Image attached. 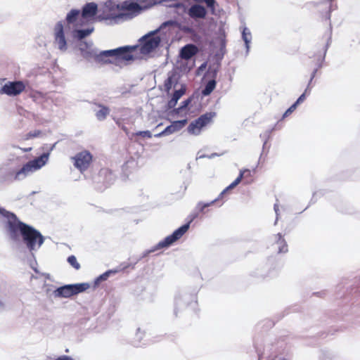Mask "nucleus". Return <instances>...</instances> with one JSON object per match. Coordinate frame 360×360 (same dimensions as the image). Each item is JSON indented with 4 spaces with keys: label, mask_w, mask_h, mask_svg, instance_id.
Masks as SVG:
<instances>
[{
    "label": "nucleus",
    "mask_w": 360,
    "mask_h": 360,
    "mask_svg": "<svg viewBox=\"0 0 360 360\" xmlns=\"http://www.w3.org/2000/svg\"><path fill=\"white\" fill-rule=\"evenodd\" d=\"M54 42L60 51H65L67 50V41L65 37L62 22H58L55 26Z\"/></svg>",
    "instance_id": "nucleus-11"
},
{
    "label": "nucleus",
    "mask_w": 360,
    "mask_h": 360,
    "mask_svg": "<svg viewBox=\"0 0 360 360\" xmlns=\"http://www.w3.org/2000/svg\"><path fill=\"white\" fill-rule=\"evenodd\" d=\"M216 87V81L214 79L210 80L205 85L204 89L202 91L203 96L210 95Z\"/></svg>",
    "instance_id": "nucleus-18"
},
{
    "label": "nucleus",
    "mask_w": 360,
    "mask_h": 360,
    "mask_svg": "<svg viewBox=\"0 0 360 360\" xmlns=\"http://www.w3.org/2000/svg\"><path fill=\"white\" fill-rule=\"evenodd\" d=\"M172 7L175 8L179 14L187 13V8L183 3H175L172 6Z\"/></svg>",
    "instance_id": "nucleus-21"
},
{
    "label": "nucleus",
    "mask_w": 360,
    "mask_h": 360,
    "mask_svg": "<svg viewBox=\"0 0 360 360\" xmlns=\"http://www.w3.org/2000/svg\"><path fill=\"white\" fill-rule=\"evenodd\" d=\"M216 117V112H208L198 118L192 121L188 128L187 131L190 134L198 136L201 133L202 129L210 124L212 122L213 118Z\"/></svg>",
    "instance_id": "nucleus-5"
},
{
    "label": "nucleus",
    "mask_w": 360,
    "mask_h": 360,
    "mask_svg": "<svg viewBox=\"0 0 360 360\" xmlns=\"http://www.w3.org/2000/svg\"><path fill=\"white\" fill-rule=\"evenodd\" d=\"M191 220L186 224L175 230L171 235L167 236L163 240L158 244L159 248H167L180 239L188 230Z\"/></svg>",
    "instance_id": "nucleus-10"
},
{
    "label": "nucleus",
    "mask_w": 360,
    "mask_h": 360,
    "mask_svg": "<svg viewBox=\"0 0 360 360\" xmlns=\"http://www.w3.org/2000/svg\"><path fill=\"white\" fill-rule=\"evenodd\" d=\"M72 27L74 28V31L76 32V37L79 39H82L85 38L86 37L89 35L94 31L93 27L87 28V29H84V30H79L78 28L79 27H76L74 25H72Z\"/></svg>",
    "instance_id": "nucleus-17"
},
{
    "label": "nucleus",
    "mask_w": 360,
    "mask_h": 360,
    "mask_svg": "<svg viewBox=\"0 0 360 360\" xmlns=\"http://www.w3.org/2000/svg\"><path fill=\"white\" fill-rule=\"evenodd\" d=\"M72 160H74V166L82 173L90 167L93 156L89 151L84 150L76 154Z\"/></svg>",
    "instance_id": "nucleus-8"
},
{
    "label": "nucleus",
    "mask_w": 360,
    "mask_h": 360,
    "mask_svg": "<svg viewBox=\"0 0 360 360\" xmlns=\"http://www.w3.org/2000/svg\"><path fill=\"white\" fill-rule=\"evenodd\" d=\"M173 85V78L172 77H169L164 82V87L166 91L169 92L170 89L172 88Z\"/></svg>",
    "instance_id": "nucleus-25"
},
{
    "label": "nucleus",
    "mask_w": 360,
    "mask_h": 360,
    "mask_svg": "<svg viewBox=\"0 0 360 360\" xmlns=\"http://www.w3.org/2000/svg\"><path fill=\"white\" fill-rule=\"evenodd\" d=\"M118 13L112 16L114 20H130L138 15L143 8L134 1H124L121 5L117 6Z\"/></svg>",
    "instance_id": "nucleus-4"
},
{
    "label": "nucleus",
    "mask_w": 360,
    "mask_h": 360,
    "mask_svg": "<svg viewBox=\"0 0 360 360\" xmlns=\"http://www.w3.org/2000/svg\"><path fill=\"white\" fill-rule=\"evenodd\" d=\"M26 85L22 81L8 82L2 86L0 89V94H6L9 96H15L22 93Z\"/></svg>",
    "instance_id": "nucleus-9"
},
{
    "label": "nucleus",
    "mask_w": 360,
    "mask_h": 360,
    "mask_svg": "<svg viewBox=\"0 0 360 360\" xmlns=\"http://www.w3.org/2000/svg\"><path fill=\"white\" fill-rule=\"evenodd\" d=\"M331 40V31H329L328 39H327V43H326V48L329 46V44Z\"/></svg>",
    "instance_id": "nucleus-32"
},
{
    "label": "nucleus",
    "mask_w": 360,
    "mask_h": 360,
    "mask_svg": "<svg viewBox=\"0 0 360 360\" xmlns=\"http://www.w3.org/2000/svg\"><path fill=\"white\" fill-rule=\"evenodd\" d=\"M198 52V47L194 44L184 46L180 52V56L184 60H189Z\"/></svg>",
    "instance_id": "nucleus-14"
},
{
    "label": "nucleus",
    "mask_w": 360,
    "mask_h": 360,
    "mask_svg": "<svg viewBox=\"0 0 360 360\" xmlns=\"http://www.w3.org/2000/svg\"><path fill=\"white\" fill-rule=\"evenodd\" d=\"M41 134V131L39 130H35L34 131H30L26 135V139H32L34 137H37Z\"/></svg>",
    "instance_id": "nucleus-27"
},
{
    "label": "nucleus",
    "mask_w": 360,
    "mask_h": 360,
    "mask_svg": "<svg viewBox=\"0 0 360 360\" xmlns=\"http://www.w3.org/2000/svg\"><path fill=\"white\" fill-rule=\"evenodd\" d=\"M6 228L11 239L19 241L22 238L30 250L39 248L44 243V238L41 233L20 221L13 213L8 214Z\"/></svg>",
    "instance_id": "nucleus-1"
},
{
    "label": "nucleus",
    "mask_w": 360,
    "mask_h": 360,
    "mask_svg": "<svg viewBox=\"0 0 360 360\" xmlns=\"http://www.w3.org/2000/svg\"><path fill=\"white\" fill-rule=\"evenodd\" d=\"M112 271H107L103 274L100 275L95 280L94 284L95 285H98L101 281H106L110 274H112Z\"/></svg>",
    "instance_id": "nucleus-23"
},
{
    "label": "nucleus",
    "mask_w": 360,
    "mask_h": 360,
    "mask_svg": "<svg viewBox=\"0 0 360 360\" xmlns=\"http://www.w3.org/2000/svg\"><path fill=\"white\" fill-rule=\"evenodd\" d=\"M186 90V86L182 85L180 89L176 90L174 92L172 98L168 101V107L169 108H173L176 106L178 101L185 94Z\"/></svg>",
    "instance_id": "nucleus-15"
},
{
    "label": "nucleus",
    "mask_w": 360,
    "mask_h": 360,
    "mask_svg": "<svg viewBox=\"0 0 360 360\" xmlns=\"http://www.w3.org/2000/svg\"><path fill=\"white\" fill-rule=\"evenodd\" d=\"M136 49V46H126L115 49L103 51L100 53L94 55L92 51L79 48L82 56L86 59L94 57L97 62L105 64H115L116 65H120L123 63L134 60L132 53Z\"/></svg>",
    "instance_id": "nucleus-2"
},
{
    "label": "nucleus",
    "mask_w": 360,
    "mask_h": 360,
    "mask_svg": "<svg viewBox=\"0 0 360 360\" xmlns=\"http://www.w3.org/2000/svg\"><path fill=\"white\" fill-rule=\"evenodd\" d=\"M305 99V94H302L299 98L297 100L295 103H294V109L296 108L297 105L302 103Z\"/></svg>",
    "instance_id": "nucleus-28"
},
{
    "label": "nucleus",
    "mask_w": 360,
    "mask_h": 360,
    "mask_svg": "<svg viewBox=\"0 0 360 360\" xmlns=\"http://www.w3.org/2000/svg\"><path fill=\"white\" fill-rule=\"evenodd\" d=\"M243 39L244 40L247 47H248V44L251 40V34L248 29L244 28L242 33Z\"/></svg>",
    "instance_id": "nucleus-24"
},
{
    "label": "nucleus",
    "mask_w": 360,
    "mask_h": 360,
    "mask_svg": "<svg viewBox=\"0 0 360 360\" xmlns=\"http://www.w3.org/2000/svg\"><path fill=\"white\" fill-rule=\"evenodd\" d=\"M189 17L193 20L205 19L207 11L206 8L198 4L192 5L187 11Z\"/></svg>",
    "instance_id": "nucleus-13"
},
{
    "label": "nucleus",
    "mask_w": 360,
    "mask_h": 360,
    "mask_svg": "<svg viewBox=\"0 0 360 360\" xmlns=\"http://www.w3.org/2000/svg\"><path fill=\"white\" fill-rule=\"evenodd\" d=\"M249 175H250V170H249V169L241 170L240 172L239 176L225 190H224V191L221 193V195H223L226 191H228L229 189H232L234 187H236L237 185H238L240 183L243 178L245 176H249Z\"/></svg>",
    "instance_id": "nucleus-16"
},
{
    "label": "nucleus",
    "mask_w": 360,
    "mask_h": 360,
    "mask_svg": "<svg viewBox=\"0 0 360 360\" xmlns=\"http://www.w3.org/2000/svg\"><path fill=\"white\" fill-rule=\"evenodd\" d=\"M134 135L139 136H142L144 138H151L152 137L151 132L149 131H140L136 132Z\"/></svg>",
    "instance_id": "nucleus-26"
},
{
    "label": "nucleus",
    "mask_w": 360,
    "mask_h": 360,
    "mask_svg": "<svg viewBox=\"0 0 360 360\" xmlns=\"http://www.w3.org/2000/svg\"><path fill=\"white\" fill-rule=\"evenodd\" d=\"M89 284L86 283L67 285L58 288L56 292L58 296L63 297H70L74 295H77L79 292L85 291L89 288Z\"/></svg>",
    "instance_id": "nucleus-7"
},
{
    "label": "nucleus",
    "mask_w": 360,
    "mask_h": 360,
    "mask_svg": "<svg viewBox=\"0 0 360 360\" xmlns=\"http://www.w3.org/2000/svg\"><path fill=\"white\" fill-rule=\"evenodd\" d=\"M98 11L97 4L91 2L86 4L82 13L79 10L72 9L67 15L68 25L77 27H82L93 20Z\"/></svg>",
    "instance_id": "nucleus-3"
},
{
    "label": "nucleus",
    "mask_w": 360,
    "mask_h": 360,
    "mask_svg": "<svg viewBox=\"0 0 360 360\" xmlns=\"http://www.w3.org/2000/svg\"><path fill=\"white\" fill-rule=\"evenodd\" d=\"M292 112V105L290 106L283 114V117L290 115Z\"/></svg>",
    "instance_id": "nucleus-31"
},
{
    "label": "nucleus",
    "mask_w": 360,
    "mask_h": 360,
    "mask_svg": "<svg viewBox=\"0 0 360 360\" xmlns=\"http://www.w3.org/2000/svg\"><path fill=\"white\" fill-rule=\"evenodd\" d=\"M214 201H212L210 203H207V204H204L201 208H200V210L202 212L204 210V209L207 207H208L211 204H213Z\"/></svg>",
    "instance_id": "nucleus-33"
},
{
    "label": "nucleus",
    "mask_w": 360,
    "mask_h": 360,
    "mask_svg": "<svg viewBox=\"0 0 360 360\" xmlns=\"http://www.w3.org/2000/svg\"><path fill=\"white\" fill-rule=\"evenodd\" d=\"M101 109L96 113V116L98 120H103L106 118L107 115L110 112V110L108 107L99 105Z\"/></svg>",
    "instance_id": "nucleus-19"
},
{
    "label": "nucleus",
    "mask_w": 360,
    "mask_h": 360,
    "mask_svg": "<svg viewBox=\"0 0 360 360\" xmlns=\"http://www.w3.org/2000/svg\"><path fill=\"white\" fill-rule=\"evenodd\" d=\"M55 360H75L72 357L68 355H61L58 356Z\"/></svg>",
    "instance_id": "nucleus-29"
},
{
    "label": "nucleus",
    "mask_w": 360,
    "mask_h": 360,
    "mask_svg": "<svg viewBox=\"0 0 360 360\" xmlns=\"http://www.w3.org/2000/svg\"><path fill=\"white\" fill-rule=\"evenodd\" d=\"M165 132L167 134H172L176 131H174V129L172 127V125L171 124L169 126L166 127Z\"/></svg>",
    "instance_id": "nucleus-30"
},
{
    "label": "nucleus",
    "mask_w": 360,
    "mask_h": 360,
    "mask_svg": "<svg viewBox=\"0 0 360 360\" xmlns=\"http://www.w3.org/2000/svg\"><path fill=\"white\" fill-rule=\"evenodd\" d=\"M143 43L141 47L142 53H149L155 49L160 43V38L158 36L148 35L143 38Z\"/></svg>",
    "instance_id": "nucleus-12"
},
{
    "label": "nucleus",
    "mask_w": 360,
    "mask_h": 360,
    "mask_svg": "<svg viewBox=\"0 0 360 360\" xmlns=\"http://www.w3.org/2000/svg\"><path fill=\"white\" fill-rule=\"evenodd\" d=\"M188 121L186 119L174 121L172 123V127L174 129L175 131H178L184 128L187 124Z\"/></svg>",
    "instance_id": "nucleus-20"
},
{
    "label": "nucleus",
    "mask_w": 360,
    "mask_h": 360,
    "mask_svg": "<svg viewBox=\"0 0 360 360\" xmlns=\"http://www.w3.org/2000/svg\"><path fill=\"white\" fill-rule=\"evenodd\" d=\"M190 101H190L189 99L184 101L183 102V103H184V105H183V106H182V107H186L187 105H188V103H190Z\"/></svg>",
    "instance_id": "nucleus-34"
},
{
    "label": "nucleus",
    "mask_w": 360,
    "mask_h": 360,
    "mask_svg": "<svg viewBox=\"0 0 360 360\" xmlns=\"http://www.w3.org/2000/svg\"><path fill=\"white\" fill-rule=\"evenodd\" d=\"M48 160V155L44 153L33 160L29 161L15 173V179H19L21 175L27 176L29 173L33 172L41 168Z\"/></svg>",
    "instance_id": "nucleus-6"
},
{
    "label": "nucleus",
    "mask_w": 360,
    "mask_h": 360,
    "mask_svg": "<svg viewBox=\"0 0 360 360\" xmlns=\"http://www.w3.org/2000/svg\"><path fill=\"white\" fill-rule=\"evenodd\" d=\"M68 262L76 270L81 268L79 263L75 255H70L68 257Z\"/></svg>",
    "instance_id": "nucleus-22"
}]
</instances>
